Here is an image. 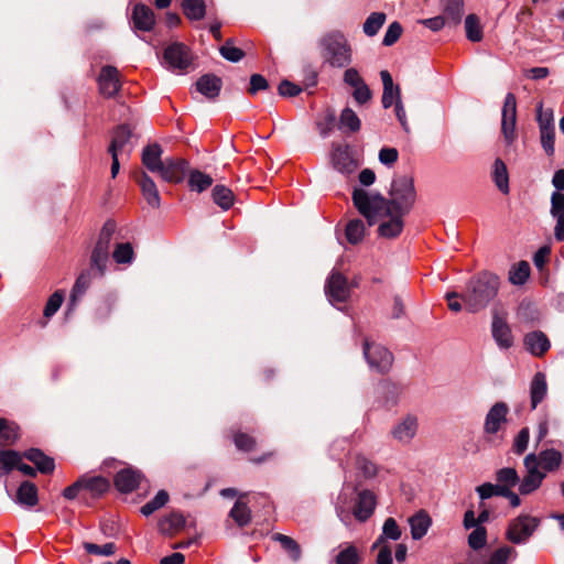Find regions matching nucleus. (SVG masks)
Returning a JSON list of instances; mask_svg holds the SVG:
<instances>
[{
  "instance_id": "42",
  "label": "nucleus",
  "mask_w": 564,
  "mask_h": 564,
  "mask_svg": "<svg viewBox=\"0 0 564 564\" xmlns=\"http://www.w3.org/2000/svg\"><path fill=\"white\" fill-rule=\"evenodd\" d=\"M182 9L189 20H200L206 13L204 0H183Z\"/></svg>"
},
{
  "instance_id": "40",
  "label": "nucleus",
  "mask_w": 564,
  "mask_h": 564,
  "mask_svg": "<svg viewBox=\"0 0 564 564\" xmlns=\"http://www.w3.org/2000/svg\"><path fill=\"white\" fill-rule=\"evenodd\" d=\"M360 126L361 122L357 113L351 108L346 107L339 117V129L348 132H357Z\"/></svg>"
},
{
  "instance_id": "56",
  "label": "nucleus",
  "mask_w": 564,
  "mask_h": 564,
  "mask_svg": "<svg viewBox=\"0 0 564 564\" xmlns=\"http://www.w3.org/2000/svg\"><path fill=\"white\" fill-rule=\"evenodd\" d=\"M112 257L117 263H130L133 259L132 246L129 242L117 245Z\"/></svg>"
},
{
  "instance_id": "53",
  "label": "nucleus",
  "mask_w": 564,
  "mask_h": 564,
  "mask_svg": "<svg viewBox=\"0 0 564 564\" xmlns=\"http://www.w3.org/2000/svg\"><path fill=\"white\" fill-rule=\"evenodd\" d=\"M517 552L513 547L502 546L496 550L489 557L487 564H508L510 558H514Z\"/></svg>"
},
{
  "instance_id": "63",
  "label": "nucleus",
  "mask_w": 564,
  "mask_h": 564,
  "mask_svg": "<svg viewBox=\"0 0 564 564\" xmlns=\"http://www.w3.org/2000/svg\"><path fill=\"white\" fill-rule=\"evenodd\" d=\"M343 79H344V83L347 84L348 86L352 87L354 90L357 87L365 84L364 78L360 76L359 72L354 67L347 68L345 70Z\"/></svg>"
},
{
  "instance_id": "46",
  "label": "nucleus",
  "mask_w": 564,
  "mask_h": 564,
  "mask_svg": "<svg viewBox=\"0 0 564 564\" xmlns=\"http://www.w3.org/2000/svg\"><path fill=\"white\" fill-rule=\"evenodd\" d=\"M366 227L362 220L352 219L346 226V238L352 243H359L365 237Z\"/></svg>"
},
{
  "instance_id": "6",
  "label": "nucleus",
  "mask_w": 564,
  "mask_h": 564,
  "mask_svg": "<svg viewBox=\"0 0 564 564\" xmlns=\"http://www.w3.org/2000/svg\"><path fill=\"white\" fill-rule=\"evenodd\" d=\"M115 230L116 225L112 221H107L104 225L99 234L97 243L91 252L90 267L91 269H96L98 275L100 276L105 274L107 268L111 239Z\"/></svg>"
},
{
  "instance_id": "25",
  "label": "nucleus",
  "mask_w": 564,
  "mask_h": 564,
  "mask_svg": "<svg viewBox=\"0 0 564 564\" xmlns=\"http://www.w3.org/2000/svg\"><path fill=\"white\" fill-rule=\"evenodd\" d=\"M163 150L160 144L152 143L142 151V164L152 173H158L164 161L162 160Z\"/></svg>"
},
{
  "instance_id": "27",
  "label": "nucleus",
  "mask_w": 564,
  "mask_h": 564,
  "mask_svg": "<svg viewBox=\"0 0 564 564\" xmlns=\"http://www.w3.org/2000/svg\"><path fill=\"white\" fill-rule=\"evenodd\" d=\"M80 480L84 492L93 498L104 495L110 488L109 480L102 476H83Z\"/></svg>"
},
{
  "instance_id": "21",
  "label": "nucleus",
  "mask_w": 564,
  "mask_h": 564,
  "mask_svg": "<svg viewBox=\"0 0 564 564\" xmlns=\"http://www.w3.org/2000/svg\"><path fill=\"white\" fill-rule=\"evenodd\" d=\"M142 475L133 468H124L115 476V486L120 492H131L139 486Z\"/></svg>"
},
{
  "instance_id": "17",
  "label": "nucleus",
  "mask_w": 564,
  "mask_h": 564,
  "mask_svg": "<svg viewBox=\"0 0 564 564\" xmlns=\"http://www.w3.org/2000/svg\"><path fill=\"white\" fill-rule=\"evenodd\" d=\"M188 163L181 158H167L161 170L158 172L162 180L169 183H180L184 180L187 172Z\"/></svg>"
},
{
  "instance_id": "51",
  "label": "nucleus",
  "mask_w": 564,
  "mask_h": 564,
  "mask_svg": "<svg viewBox=\"0 0 564 564\" xmlns=\"http://www.w3.org/2000/svg\"><path fill=\"white\" fill-rule=\"evenodd\" d=\"M359 561V552L352 544H346L336 556V564H358Z\"/></svg>"
},
{
  "instance_id": "11",
  "label": "nucleus",
  "mask_w": 564,
  "mask_h": 564,
  "mask_svg": "<svg viewBox=\"0 0 564 564\" xmlns=\"http://www.w3.org/2000/svg\"><path fill=\"white\" fill-rule=\"evenodd\" d=\"M539 525L536 518L520 516L513 520L507 531V539L516 544L524 543Z\"/></svg>"
},
{
  "instance_id": "48",
  "label": "nucleus",
  "mask_w": 564,
  "mask_h": 564,
  "mask_svg": "<svg viewBox=\"0 0 564 564\" xmlns=\"http://www.w3.org/2000/svg\"><path fill=\"white\" fill-rule=\"evenodd\" d=\"M333 163L340 172H350L354 169V163L348 152L341 148H337L334 151Z\"/></svg>"
},
{
  "instance_id": "60",
  "label": "nucleus",
  "mask_w": 564,
  "mask_h": 564,
  "mask_svg": "<svg viewBox=\"0 0 564 564\" xmlns=\"http://www.w3.org/2000/svg\"><path fill=\"white\" fill-rule=\"evenodd\" d=\"M536 120L540 130L554 128V117L552 109H544L542 105L538 107Z\"/></svg>"
},
{
  "instance_id": "24",
  "label": "nucleus",
  "mask_w": 564,
  "mask_h": 564,
  "mask_svg": "<svg viewBox=\"0 0 564 564\" xmlns=\"http://www.w3.org/2000/svg\"><path fill=\"white\" fill-rule=\"evenodd\" d=\"M523 344L528 351L534 356H542L550 349V340L540 330L531 332L524 336Z\"/></svg>"
},
{
  "instance_id": "12",
  "label": "nucleus",
  "mask_w": 564,
  "mask_h": 564,
  "mask_svg": "<svg viewBox=\"0 0 564 564\" xmlns=\"http://www.w3.org/2000/svg\"><path fill=\"white\" fill-rule=\"evenodd\" d=\"M417 431V416L414 414H406L392 426L390 434L398 443L408 445L414 440Z\"/></svg>"
},
{
  "instance_id": "18",
  "label": "nucleus",
  "mask_w": 564,
  "mask_h": 564,
  "mask_svg": "<svg viewBox=\"0 0 564 564\" xmlns=\"http://www.w3.org/2000/svg\"><path fill=\"white\" fill-rule=\"evenodd\" d=\"M131 131L127 126L118 127L113 134L111 142L108 148L110 155L121 156V159H128L132 152V145L130 142Z\"/></svg>"
},
{
  "instance_id": "26",
  "label": "nucleus",
  "mask_w": 564,
  "mask_h": 564,
  "mask_svg": "<svg viewBox=\"0 0 564 564\" xmlns=\"http://www.w3.org/2000/svg\"><path fill=\"white\" fill-rule=\"evenodd\" d=\"M132 22L140 31H151L155 24L154 12L144 4H137L133 8Z\"/></svg>"
},
{
  "instance_id": "19",
  "label": "nucleus",
  "mask_w": 564,
  "mask_h": 564,
  "mask_svg": "<svg viewBox=\"0 0 564 564\" xmlns=\"http://www.w3.org/2000/svg\"><path fill=\"white\" fill-rule=\"evenodd\" d=\"M509 406L505 402L495 403L488 411L484 430L487 434H496L500 431L502 425L507 422Z\"/></svg>"
},
{
  "instance_id": "33",
  "label": "nucleus",
  "mask_w": 564,
  "mask_h": 564,
  "mask_svg": "<svg viewBox=\"0 0 564 564\" xmlns=\"http://www.w3.org/2000/svg\"><path fill=\"white\" fill-rule=\"evenodd\" d=\"M24 457L32 462L39 471L48 474L54 470V460L45 456L40 449L31 448L24 453Z\"/></svg>"
},
{
  "instance_id": "16",
  "label": "nucleus",
  "mask_w": 564,
  "mask_h": 564,
  "mask_svg": "<svg viewBox=\"0 0 564 564\" xmlns=\"http://www.w3.org/2000/svg\"><path fill=\"white\" fill-rule=\"evenodd\" d=\"M376 507L377 496L375 492L364 489L357 495L352 514L359 522H365L373 514Z\"/></svg>"
},
{
  "instance_id": "35",
  "label": "nucleus",
  "mask_w": 564,
  "mask_h": 564,
  "mask_svg": "<svg viewBox=\"0 0 564 564\" xmlns=\"http://www.w3.org/2000/svg\"><path fill=\"white\" fill-rule=\"evenodd\" d=\"M466 37L471 42H480L484 37V29L480 20L475 14L466 17L464 22Z\"/></svg>"
},
{
  "instance_id": "49",
  "label": "nucleus",
  "mask_w": 564,
  "mask_h": 564,
  "mask_svg": "<svg viewBox=\"0 0 564 564\" xmlns=\"http://www.w3.org/2000/svg\"><path fill=\"white\" fill-rule=\"evenodd\" d=\"M83 547L88 554L98 556H111L117 551V546L112 542H108L104 545H98L91 542H83Z\"/></svg>"
},
{
  "instance_id": "3",
  "label": "nucleus",
  "mask_w": 564,
  "mask_h": 564,
  "mask_svg": "<svg viewBox=\"0 0 564 564\" xmlns=\"http://www.w3.org/2000/svg\"><path fill=\"white\" fill-rule=\"evenodd\" d=\"M321 55L332 67L343 68L352 61V50L346 36L339 31L323 35L318 42Z\"/></svg>"
},
{
  "instance_id": "13",
  "label": "nucleus",
  "mask_w": 564,
  "mask_h": 564,
  "mask_svg": "<svg viewBox=\"0 0 564 564\" xmlns=\"http://www.w3.org/2000/svg\"><path fill=\"white\" fill-rule=\"evenodd\" d=\"M464 528L469 532L467 535V543L471 550L482 549L487 543V530L484 525L475 522L474 510H467L463 520Z\"/></svg>"
},
{
  "instance_id": "47",
  "label": "nucleus",
  "mask_w": 564,
  "mask_h": 564,
  "mask_svg": "<svg viewBox=\"0 0 564 564\" xmlns=\"http://www.w3.org/2000/svg\"><path fill=\"white\" fill-rule=\"evenodd\" d=\"M230 517L239 527H245L251 520L250 509L245 502L238 500L230 510Z\"/></svg>"
},
{
  "instance_id": "15",
  "label": "nucleus",
  "mask_w": 564,
  "mask_h": 564,
  "mask_svg": "<svg viewBox=\"0 0 564 564\" xmlns=\"http://www.w3.org/2000/svg\"><path fill=\"white\" fill-rule=\"evenodd\" d=\"M121 87L120 74L115 66H104L98 76V88L104 97H113Z\"/></svg>"
},
{
  "instance_id": "4",
  "label": "nucleus",
  "mask_w": 564,
  "mask_h": 564,
  "mask_svg": "<svg viewBox=\"0 0 564 564\" xmlns=\"http://www.w3.org/2000/svg\"><path fill=\"white\" fill-rule=\"evenodd\" d=\"M500 281L496 274L482 273L475 278L465 299L466 306L471 312L485 308L498 294Z\"/></svg>"
},
{
  "instance_id": "20",
  "label": "nucleus",
  "mask_w": 564,
  "mask_h": 564,
  "mask_svg": "<svg viewBox=\"0 0 564 564\" xmlns=\"http://www.w3.org/2000/svg\"><path fill=\"white\" fill-rule=\"evenodd\" d=\"M551 216L556 220L554 237L557 241H564V194L553 192L551 195Z\"/></svg>"
},
{
  "instance_id": "7",
  "label": "nucleus",
  "mask_w": 564,
  "mask_h": 564,
  "mask_svg": "<svg viewBox=\"0 0 564 564\" xmlns=\"http://www.w3.org/2000/svg\"><path fill=\"white\" fill-rule=\"evenodd\" d=\"M406 215L398 213H378L373 218L365 217L371 226L380 221L378 226V236L384 239H394L399 237L404 229V217Z\"/></svg>"
},
{
  "instance_id": "9",
  "label": "nucleus",
  "mask_w": 564,
  "mask_h": 564,
  "mask_svg": "<svg viewBox=\"0 0 564 564\" xmlns=\"http://www.w3.org/2000/svg\"><path fill=\"white\" fill-rule=\"evenodd\" d=\"M163 59L169 69L185 73L193 63V55L186 45L173 43L164 50Z\"/></svg>"
},
{
  "instance_id": "28",
  "label": "nucleus",
  "mask_w": 564,
  "mask_h": 564,
  "mask_svg": "<svg viewBox=\"0 0 564 564\" xmlns=\"http://www.w3.org/2000/svg\"><path fill=\"white\" fill-rule=\"evenodd\" d=\"M196 89L209 99L216 98L221 89V79L215 75H204L196 82Z\"/></svg>"
},
{
  "instance_id": "61",
  "label": "nucleus",
  "mask_w": 564,
  "mask_h": 564,
  "mask_svg": "<svg viewBox=\"0 0 564 564\" xmlns=\"http://www.w3.org/2000/svg\"><path fill=\"white\" fill-rule=\"evenodd\" d=\"M402 34V26L399 22H392L383 36V45L391 46L393 45L401 36Z\"/></svg>"
},
{
  "instance_id": "57",
  "label": "nucleus",
  "mask_w": 564,
  "mask_h": 564,
  "mask_svg": "<svg viewBox=\"0 0 564 564\" xmlns=\"http://www.w3.org/2000/svg\"><path fill=\"white\" fill-rule=\"evenodd\" d=\"M234 443L239 451L251 452L256 448L257 441L249 434L237 432L234 434Z\"/></svg>"
},
{
  "instance_id": "55",
  "label": "nucleus",
  "mask_w": 564,
  "mask_h": 564,
  "mask_svg": "<svg viewBox=\"0 0 564 564\" xmlns=\"http://www.w3.org/2000/svg\"><path fill=\"white\" fill-rule=\"evenodd\" d=\"M497 481L501 485H506L510 488L519 482V476L514 468L506 467L501 468L496 474Z\"/></svg>"
},
{
  "instance_id": "54",
  "label": "nucleus",
  "mask_w": 564,
  "mask_h": 564,
  "mask_svg": "<svg viewBox=\"0 0 564 564\" xmlns=\"http://www.w3.org/2000/svg\"><path fill=\"white\" fill-rule=\"evenodd\" d=\"M221 56L232 63H237L243 58L245 53L242 50L236 47L231 40L226 41V43L219 48Z\"/></svg>"
},
{
  "instance_id": "39",
  "label": "nucleus",
  "mask_w": 564,
  "mask_h": 564,
  "mask_svg": "<svg viewBox=\"0 0 564 564\" xmlns=\"http://www.w3.org/2000/svg\"><path fill=\"white\" fill-rule=\"evenodd\" d=\"M530 264L527 261H520L509 270V281L513 285H522L530 276Z\"/></svg>"
},
{
  "instance_id": "22",
  "label": "nucleus",
  "mask_w": 564,
  "mask_h": 564,
  "mask_svg": "<svg viewBox=\"0 0 564 564\" xmlns=\"http://www.w3.org/2000/svg\"><path fill=\"white\" fill-rule=\"evenodd\" d=\"M137 182L147 203L152 208H159L161 205V197L154 181L145 172H141Z\"/></svg>"
},
{
  "instance_id": "62",
  "label": "nucleus",
  "mask_w": 564,
  "mask_h": 564,
  "mask_svg": "<svg viewBox=\"0 0 564 564\" xmlns=\"http://www.w3.org/2000/svg\"><path fill=\"white\" fill-rule=\"evenodd\" d=\"M529 437H530V433H529L528 427H523L518 433V435L516 436V438L513 441V451L516 454L520 455L528 448Z\"/></svg>"
},
{
  "instance_id": "59",
  "label": "nucleus",
  "mask_w": 564,
  "mask_h": 564,
  "mask_svg": "<svg viewBox=\"0 0 564 564\" xmlns=\"http://www.w3.org/2000/svg\"><path fill=\"white\" fill-rule=\"evenodd\" d=\"M63 300H64V295L62 292L56 291L55 293H53L48 297V300L45 304L44 312H43L44 316L46 318L52 317L62 306Z\"/></svg>"
},
{
  "instance_id": "43",
  "label": "nucleus",
  "mask_w": 564,
  "mask_h": 564,
  "mask_svg": "<svg viewBox=\"0 0 564 564\" xmlns=\"http://www.w3.org/2000/svg\"><path fill=\"white\" fill-rule=\"evenodd\" d=\"M21 460L19 453L14 451H0V477L8 475L18 467Z\"/></svg>"
},
{
  "instance_id": "10",
  "label": "nucleus",
  "mask_w": 564,
  "mask_h": 564,
  "mask_svg": "<svg viewBox=\"0 0 564 564\" xmlns=\"http://www.w3.org/2000/svg\"><path fill=\"white\" fill-rule=\"evenodd\" d=\"M517 99L511 93L506 95L501 113V133L508 145L517 139Z\"/></svg>"
},
{
  "instance_id": "64",
  "label": "nucleus",
  "mask_w": 564,
  "mask_h": 564,
  "mask_svg": "<svg viewBox=\"0 0 564 564\" xmlns=\"http://www.w3.org/2000/svg\"><path fill=\"white\" fill-rule=\"evenodd\" d=\"M269 87L268 80L260 74H253L250 77V86L248 93L256 95L260 90H265Z\"/></svg>"
},
{
  "instance_id": "44",
  "label": "nucleus",
  "mask_w": 564,
  "mask_h": 564,
  "mask_svg": "<svg viewBox=\"0 0 564 564\" xmlns=\"http://www.w3.org/2000/svg\"><path fill=\"white\" fill-rule=\"evenodd\" d=\"M213 184V178L210 175L205 174L198 170H194L189 173L188 176V186L192 191H196L202 193L203 191L210 187Z\"/></svg>"
},
{
  "instance_id": "5",
  "label": "nucleus",
  "mask_w": 564,
  "mask_h": 564,
  "mask_svg": "<svg viewBox=\"0 0 564 564\" xmlns=\"http://www.w3.org/2000/svg\"><path fill=\"white\" fill-rule=\"evenodd\" d=\"M508 311L502 304H495L491 310V336L496 345L507 350L514 344V337L508 324Z\"/></svg>"
},
{
  "instance_id": "2",
  "label": "nucleus",
  "mask_w": 564,
  "mask_h": 564,
  "mask_svg": "<svg viewBox=\"0 0 564 564\" xmlns=\"http://www.w3.org/2000/svg\"><path fill=\"white\" fill-rule=\"evenodd\" d=\"M563 454L555 448H546L539 453H530L523 459L525 475L519 484L521 495H530L538 490L547 474L560 469Z\"/></svg>"
},
{
  "instance_id": "29",
  "label": "nucleus",
  "mask_w": 564,
  "mask_h": 564,
  "mask_svg": "<svg viewBox=\"0 0 564 564\" xmlns=\"http://www.w3.org/2000/svg\"><path fill=\"white\" fill-rule=\"evenodd\" d=\"M15 501L25 508L36 506L39 502L36 486L31 481H23L17 490Z\"/></svg>"
},
{
  "instance_id": "14",
  "label": "nucleus",
  "mask_w": 564,
  "mask_h": 564,
  "mask_svg": "<svg viewBox=\"0 0 564 564\" xmlns=\"http://www.w3.org/2000/svg\"><path fill=\"white\" fill-rule=\"evenodd\" d=\"M325 292L332 303H343L348 300L350 288L343 274L333 272L327 280Z\"/></svg>"
},
{
  "instance_id": "38",
  "label": "nucleus",
  "mask_w": 564,
  "mask_h": 564,
  "mask_svg": "<svg viewBox=\"0 0 564 564\" xmlns=\"http://www.w3.org/2000/svg\"><path fill=\"white\" fill-rule=\"evenodd\" d=\"M185 525V518L177 512L171 513L159 522V530L164 534H173Z\"/></svg>"
},
{
  "instance_id": "23",
  "label": "nucleus",
  "mask_w": 564,
  "mask_h": 564,
  "mask_svg": "<svg viewBox=\"0 0 564 564\" xmlns=\"http://www.w3.org/2000/svg\"><path fill=\"white\" fill-rule=\"evenodd\" d=\"M380 77L383 85L382 93V106L383 108H390L393 104L401 100L400 87L393 84L391 74L388 70H381Z\"/></svg>"
},
{
  "instance_id": "1",
  "label": "nucleus",
  "mask_w": 564,
  "mask_h": 564,
  "mask_svg": "<svg viewBox=\"0 0 564 564\" xmlns=\"http://www.w3.org/2000/svg\"><path fill=\"white\" fill-rule=\"evenodd\" d=\"M417 198L414 177L412 175H398L390 185L388 197L378 192H370L356 187L351 199L354 206L364 217H375L378 213H398L408 215L414 207Z\"/></svg>"
},
{
  "instance_id": "45",
  "label": "nucleus",
  "mask_w": 564,
  "mask_h": 564,
  "mask_svg": "<svg viewBox=\"0 0 564 564\" xmlns=\"http://www.w3.org/2000/svg\"><path fill=\"white\" fill-rule=\"evenodd\" d=\"M386 14L382 12H372L365 21L362 30L366 35L375 36L386 22Z\"/></svg>"
},
{
  "instance_id": "34",
  "label": "nucleus",
  "mask_w": 564,
  "mask_h": 564,
  "mask_svg": "<svg viewBox=\"0 0 564 564\" xmlns=\"http://www.w3.org/2000/svg\"><path fill=\"white\" fill-rule=\"evenodd\" d=\"M272 540L280 543L281 547L290 555L293 561L296 562L301 558V546L293 538L282 533H274L272 535Z\"/></svg>"
},
{
  "instance_id": "52",
  "label": "nucleus",
  "mask_w": 564,
  "mask_h": 564,
  "mask_svg": "<svg viewBox=\"0 0 564 564\" xmlns=\"http://www.w3.org/2000/svg\"><path fill=\"white\" fill-rule=\"evenodd\" d=\"M91 282V274L89 271H84L76 279L75 284L72 290V301L75 302L78 297H80L86 290L89 288Z\"/></svg>"
},
{
  "instance_id": "50",
  "label": "nucleus",
  "mask_w": 564,
  "mask_h": 564,
  "mask_svg": "<svg viewBox=\"0 0 564 564\" xmlns=\"http://www.w3.org/2000/svg\"><path fill=\"white\" fill-rule=\"evenodd\" d=\"M169 501V494L165 490H160L153 499L147 502L141 508V513L149 517L158 509L162 508Z\"/></svg>"
},
{
  "instance_id": "32",
  "label": "nucleus",
  "mask_w": 564,
  "mask_h": 564,
  "mask_svg": "<svg viewBox=\"0 0 564 564\" xmlns=\"http://www.w3.org/2000/svg\"><path fill=\"white\" fill-rule=\"evenodd\" d=\"M491 177L495 182L497 188L502 194H508L509 188V173L506 163L501 159H496L492 169H491Z\"/></svg>"
},
{
  "instance_id": "37",
  "label": "nucleus",
  "mask_w": 564,
  "mask_h": 564,
  "mask_svg": "<svg viewBox=\"0 0 564 564\" xmlns=\"http://www.w3.org/2000/svg\"><path fill=\"white\" fill-rule=\"evenodd\" d=\"M401 529L399 528L394 518L386 519L382 527V535L373 543L372 549L378 547L380 544L386 543V539L397 541L401 538Z\"/></svg>"
},
{
  "instance_id": "58",
  "label": "nucleus",
  "mask_w": 564,
  "mask_h": 564,
  "mask_svg": "<svg viewBox=\"0 0 564 564\" xmlns=\"http://www.w3.org/2000/svg\"><path fill=\"white\" fill-rule=\"evenodd\" d=\"M541 145L549 156H552L555 151V129L540 130Z\"/></svg>"
},
{
  "instance_id": "31",
  "label": "nucleus",
  "mask_w": 564,
  "mask_h": 564,
  "mask_svg": "<svg viewBox=\"0 0 564 564\" xmlns=\"http://www.w3.org/2000/svg\"><path fill=\"white\" fill-rule=\"evenodd\" d=\"M547 393L546 378L543 372H536L530 383L531 408L535 409Z\"/></svg>"
},
{
  "instance_id": "8",
  "label": "nucleus",
  "mask_w": 564,
  "mask_h": 564,
  "mask_svg": "<svg viewBox=\"0 0 564 564\" xmlns=\"http://www.w3.org/2000/svg\"><path fill=\"white\" fill-rule=\"evenodd\" d=\"M364 356L370 368L380 373L388 372L392 367V354L386 347L368 339L364 341Z\"/></svg>"
},
{
  "instance_id": "30",
  "label": "nucleus",
  "mask_w": 564,
  "mask_h": 564,
  "mask_svg": "<svg viewBox=\"0 0 564 564\" xmlns=\"http://www.w3.org/2000/svg\"><path fill=\"white\" fill-rule=\"evenodd\" d=\"M431 518L425 511H419L409 518L411 536L413 540L422 539L431 527Z\"/></svg>"
},
{
  "instance_id": "36",
  "label": "nucleus",
  "mask_w": 564,
  "mask_h": 564,
  "mask_svg": "<svg viewBox=\"0 0 564 564\" xmlns=\"http://www.w3.org/2000/svg\"><path fill=\"white\" fill-rule=\"evenodd\" d=\"M213 200L221 209L227 210L234 205L235 196L230 188L216 185L212 192Z\"/></svg>"
},
{
  "instance_id": "41",
  "label": "nucleus",
  "mask_w": 564,
  "mask_h": 564,
  "mask_svg": "<svg viewBox=\"0 0 564 564\" xmlns=\"http://www.w3.org/2000/svg\"><path fill=\"white\" fill-rule=\"evenodd\" d=\"M19 438V429L6 419H0V446L13 444Z\"/></svg>"
}]
</instances>
